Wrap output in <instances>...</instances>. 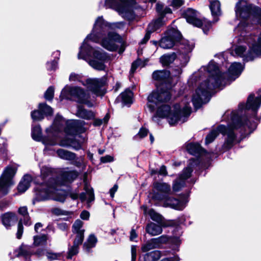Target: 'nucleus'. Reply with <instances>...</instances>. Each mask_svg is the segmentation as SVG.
Segmentation results:
<instances>
[{"mask_svg":"<svg viewBox=\"0 0 261 261\" xmlns=\"http://www.w3.org/2000/svg\"><path fill=\"white\" fill-rule=\"evenodd\" d=\"M156 10L159 17L148 25L147 30L150 33L156 31L165 23L168 19V18H166L167 14H172V10L170 8L167 7L164 8V6L160 3L156 4Z\"/></svg>","mask_w":261,"mask_h":261,"instance_id":"obj_14","label":"nucleus"},{"mask_svg":"<svg viewBox=\"0 0 261 261\" xmlns=\"http://www.w3.org/2000/svg\"><path fill=\"white\" fill-rule=\"evenodd\" d=\"M113 160V157L109 155H107L105 156H102L100 158L101 162L103 163L112 162Z\"/></svg>","mask_w":261,"mask_h":261,"instance_id":"obj_54","label":"nucleus"},{"mask_svg":"<svg viewBox=\"0 0 261 261\" xmlns=\"http://www.w3.org/2000/svg\"><path fill=\"white\" fill-rule=\"evenodd\" d=\"M182 0H172L171 5L176 8L180 7L183 4Z\"/></svg>","mask_w":261,"mask_h":261,"instance_id":"obj_57","label":"nucleus"},{"mask_svg":"<svg viewBox=\"0 0 261 261\" xmlns=\"http://www.w3.org/2000/svg\"><path fill=\"white\" fill-rule=\"evenodd\" d=\"M54 95V88L53 87H49L44 94L45 98L47 100L53 99Z\"/></svg>","mask_w":261,"mask_h":261,"instance_id":"obj_46","label":"nucleus"},{"mask_svg":"<svg viewBox=\"0 0 261 261\" xmlns=\"http://www.w3.org/2000/svg\"><path fill=\"white\" fill-rule=\"evenodd\" d=\"M183 15L188 23L197 27H202L205 34L207 33V31L211 27L212 25L210 22H207L204 25L202 21L198 18V13L192 9H188L185 11Z\"/></svg>","mask_w":261,"mask_h":261,"instance_id":"obj_15","label":"nucleus"},{"mask_svg":"<svg viewBox=\"0 0 261 261\" xmlns=\"http://www.w3.org/2000/svg\"><path fill=\"white\" fill-rule=\"evenodd\" d=\"M119 97L123 105H130L133 102V93L129 89L122 92Z\"/></svg>","mask_w":261,"mask_h":261,"instance_id":"obj_30","label":"nucleus"},{"mask_svg":"<svg viewBox=\"0 0 261 261\" xmlns=\"http://www.w3.org/2000/svg\"><path fill=\"white\" fill-rule=\"evenodd\" d=\"M144 66H145V63L142 61H141L140 59L137 60L136 61L134 62L132 64V68L130 69L131 73H133L135 72V71L136 70V69L138 67H143Z\"/></svg>","mask_w":261,"mask_h":261,"instance_id":"obj_45","label":"nucleus"},{"mask_svg":"<svg viewBox=\"0 0 261 261\" xmlns=\"http://www.w3.org/2000/svg\"><path fill=\"white\" fill-rule=\"evenodd\" d=\"M146 231L151 236H154L161 234L162 232V228L161 226L151 222L147 225Z\"/></svg>","mask_w":261,"mask_h":261,"instance_id":"obj_28","label":"nucleus"},{"mask_svg":"<svg viewBox=\"0 0 261 261\" xmlns=\"http://www.w3.org/2000/svg\"><path fill=\"white\" fill-rule=\"evenodd\" d=\"M164 84L158 87L156 91L153 92L148 97L147 107L150 112H153L158 107L156 116L160 118H166L170 125L178 123H184L191 113L189 103L182 101L174 106L172 109L169 106L162 103L168 101L171 97L170 89H163Z\"/></svg>","mask_w":261,"mask_h":261,"instance_id":"obj_4","label":"nucleus"},{"mask_svg":"<svg viewBox=\"0 0 261 261\" xmlns=\"http://www.w3.org/2000/svg\"><path fill=\"white\" fill-rule=\"evenodd\" d=\"M148 133V130L147 129L142 127L140 129L139 133L137 134V136H139L140 138H142L146 136H147Z\"/></svg>","mask_w":261,"mask_h":261,"instance_id":"obj_52","label":"nucleus"},{"mask_svg":"<svg viewBox=\"0 0 261 261\" xmlns=\"http://www.w3.org/2000/svg\"><path fill=\"white\" fill-rule=\"evenodd\" d=\"M19 255H21L25 258H29L34 254V251L32 248L30 246H22L19 248Z\"/></svg>","mask_w":261,"mask_h":261,"instance_id":"obj_34","label":"nucleus"},{"mask_svg":"<svg viewBox=\"0 0 261 261\" xmlns=\"http://www.w3.org/2000/svg\"><path fill=\"white\" fill-rule=\"evenodd\" d=\"M53 213L58 216L59 215H71L72 213L71 212H67L64 210H62L61 209L58 208H54L52 210Z\"/></svg>","mask_w":261,"mask_h":261,"instance_id":"obj_49","label":"nucleus"},{"mask_svg":"<svg viewBox=\"0 0 261 261\" xmlns=\"http://www.w3.org/2000/svg\"><path fill=\"white\" fill-rule=\"evenodd\" d=\"M141 208L143 210L144 214H148L152 220L157 222H161L162 221V216L156 213L153 210L150 209L148 211L147 207L145 205L142 206Z\"/></svg>","mask_w":261,"mask_h":261,"instance_id":"obj_29","label":"nucleus"},{"mask_svg":"<svg viewBox=\"0 0 261 261\" xmlns=\"http://www.w3.org/2000/svg\"><path fill=\"white\" fill-rule=\"evenodd\" d=\"M132 261H135L137 256V246L133 245L131 247Z\"/></svg>","mask_w":261,"mask_h":261,"instance_id":"obj_55","label":"nucleus"},{"mask_svg":"<svg viewBox=\"0 0 261 261\" xmlns=\"http://www.w3.org/2000/svg\"><path fill=\"white\" fill-rule=\"evenodd\" d=\"M177 60L180 61L181 67L185 66L189 61V57L187 54L180 53L177 57Z\"/></svg>","mask_w":261,"mask_h":261,"instance_id":"obj_41","label":"nucleus"},{"mask_svg":"<svg viewBox=\"0 0 261 261\" xmlns=\"http://www.w3.org/2000/svg\"><path fill=\"white\" fill-rule=\"evenodd\" d=\"M60 97L66 99L73 98L76 102L85 104L89 107L93 106L92 103L89 100V94L80 87L65 86L61 91Z\"/></svg>","mask_w":261,"mask_h":261,"instance_id":"obj_11","label":"nucleus"},{"mask_svg":"<svg viewBox=\"0 0 261 261\" xmlns=\"http://www.w3.org/2000/svg\"><path fill=\"white\" fill-rule=\"evenodd\" d=\"M83 75L72 72L69 77L70 82L74 83H81L83 85L97 96H102L106 91L103 87L107 83V79L105 77L100 79H88L85 81L83 80Z\"/></svg>","mask_w":261,"mask_h":261,"instance_id":"obj_10","label":"nucleus"},{"mask_svg":"<svg viewBox=\"0 0 261 261\" xmlns=\"http://www.w3.org/2000/svg\"><path fill=\"white\" fill-rule=\"evenodd\" d=\"M235 12L237 17L241 20L236 31L240 34L249 31L251 24L261 23V8L246 1L241 0L236 4Z\"/></svg>","mask_w":261,"mask_h":261,"instance_id":"obj_7","label":"nucleus"},{"mask_svg":"<svg viewBox=\"0 0 261 261\" xmlns=\"http://www.w3.org/2000/svg\"><path fill=\"white\" fill-rule=\"evenodd\" d=\"M8 205V202L6 201H2L0 202V210H3Z\"/></svg>","mask_w":261,"mask_h":261,"instance_id":"obj_64","label":"nucleus"},{"mask_svg":"<svg viewBox=\"0 0 261 261\" xmlns=\"http://www.w3.org/2000/svg\"><path fill=\"white\" fill-rule=\"evenodd\" d=\"M246 33H241L239 40L247 44L248 48L245 45H238L234 48V53L244 61H249L261 55V33L258 36L247 35Z\"/></svg>","mask_w":261,"mask_h":261,"instance_id":"obj_8","label":"nucleus"},{"mask_svg":"<svg viewBox=\"0 0 261 261\" xmlns=\"http://www.w3.org/2000/svg\"><path fill=\"white\" fill-rule=\"evenodd\" d=\"M164 255H172V256H170L169 257H166L163 258L160 261H180V258L179 255L177 254L171 253V251L166 250L164 252Z\"/></svg>","mask_w":261,"mask_h":261,"instance_id":"obj_38","label":"nucleus"},{"mask_svg":"<svg viewBox=\"0 0 261 261\" xmlns=\"http://www.w3.org/2000/svg\"><path fill=\"white\" fill-rule=\"evenodd\" d=\"M48 237L46 234H41L34 237V244L35 246H39L46 244Z\"/></svg>","mask_w":261,"mask_h":261,"instance_id":"obj_37","label":"nucleus"},{"mask_svg":"<svg viewBox=\"0 0 261 261\" xmlns=\"http://www.w3.org/2000/svg\"><path fill=\"white\" fill-rule=\"evenodd\" d=\"M58 228L62 231H65L68 228V226L66 223H59L58 224Z\"/></svg>","mask_w":261,"mask_h":261,"instance_id":"obj_58","label":"nucleus"},{"mask_svg":"<svg viewBox=\"0 0 261 261\" xmlns=\"http://www.w3.org/2000/svg\"><path fill=\"white\" fill-rule=\"evenodd\" d=\"M76 115L80 118L87 120L93 119L95 116L93 112L86 110L82 106L77 107Z\"/></svg>","mask_w":261,"mask_h":261,"instance_id":"obj_27","label":"nucleus"},{"mask_svg":"<svg viewBox=\"0 0 261 261\" xmlns=\"http://www.w3.org/2000/svg\"><path fill=\"white\" fill-rule=\"evenodd\" d=\"M18 213L23 217L29 215L28 208L26 206H21L18 210Z\"/></svg>","mask_w":261,"mask_h":261,"instance_id":"obj_53","label":"nucleus"},{"mask_svg":"<svg viewBox=\"0 0 261 261\" xmlns=\"http://www.w3.org/2000/svg\"><path fill=\"white\" fill-rule=\"evenodd\" d=\"M170 238L167 236L163 235L160 237L154 238V240L158 246V248H161L163 245L169 243Z\"/></svg>","mask_w":261,"mask_h":261,"instance_id":"obj_39","label":"nucleus"},{"mask_svg":"<svg viewBox=\"0 0 261 261\" xmlns=\"http://www.w3.org/2000/svg\"><path fill=\"white\" fill-rule=\"evenodd\" d=\"M23 217V219H21L20 220H21L22 222H23L24 225L27 226L31 225L32 222L31 221L30 217L29 215Z\"/></svg>","mask_w":261,"mask_h":261,"instance_id":"obj_56","label":"nucleus"},{"mask_svg":"<svg viewBox=\"0 0 261 261\" xmlns=\"http://www.w3.org/2000/svg\"><path fill=\"white\" fill-rule=\"evenodd\" d=\"M46 256L49 261H53L59 259L62 256V253L48 251L46 252Z\"/></svg>","mask_w":261,"mask_h":261,"instance_id":"obj_43","label":"nucleus"},{"mask_svg":"<svg viewBox=\"0 0 261 261\" xmlns=\"http://www.w3.org/2000/svg\"><path fill=\"white\" fill-rule=\"evenodd\" d=\"M155 248H158V246H156V244L154 239H152L150 240L147 242L141 247L142 251L144 252Z\"/></svg>","mask_w":261,"mask_h":261,"instance_id":"obj_36","label":"nucleus"},{"mask_svg":"<svg viewBox=\"0 0 261 261\" xmlns=\"http://www.w3.org/2000/svg\"><path fill=\"white\" fill-rule=\"evenodd\" d=\"M38 108L44 115H50L53 113L52 108L45 103H40Z\"/></svg>","mask_w":261,"mask_h":261,"instance_id":"obj_40","label":"nucleus"},{"mask_svg":"<svg viewBox=\"0 0 261 261\" xmlns=\"http://www.w3.org/2000/svg\"><path fill=\"white\" fill-rule=\"evenodd\" d=\"M182 72L181 67L176 68L174 71H172L171 73L170 72L166 70H157L152 73V77L154 80L162 82H166L168 81V78L170 75L172 76H179Z\"/></svg>","mask_w":261,"mask_h":261,"instance_id":"obj_18","label":"nucleus"},{"mask_svg":"<svg viewBox=\"0 0 261 261\" xmlns=\"http://www.w3.org/2000/svg\"><path fill=\"white\" fill-rule=\"evenodd\" d=\"M159 173L160 175L166 176L167 175V171L166 170V167L164 165L162 166L160 168L159 171Z\"/></svg>","mask_w":261,"mask_h":261,"instance_id":"obj_61","label":"nucleus"},{"mask_svg":"<svg viewBox=\"0 0 261 261\" xmlns=\"http://www.w3.org/2000/svg\"><path fill=\"white\" fill-rule=\"evenodd\" d=\"M44 115L39 109L31 113V117L34 121H40L44 118Z\"/></svg>","mask_w":261,"mask_h":261,"instance_id":"obj_42","label":"nucleus"},{"mask_svg":"<svg viewBox=\"0 0 261 261\" xmlns=\"http://www.w3.org/2000/svg\"><path fill=\"white\" fill-rule=\"evenodd\" d=\"M161 256V252L159 250H154L146 253L144 255V261H156Z\"/></svg>","mask_w":261,"mask_h":261,"instance_id":"obj_32","label":"nucleus"},{"mask_svg":"<svg viewBox=\"0 0 261 261\" xmlns=\"http://www.w3.org/2000/svg\"><path fill=\"white\" fill-rule=\"evenodd\" d=\"M51 170L47 167L41 169V178L45 181L39 184L35 190V201H43L49 199L64 202L67 195V192L60 188L62 186L67 185L77 176V173L74 171H65L57 179L52 178Z\"/></svg>","mask_w":261,"mask_h":261,"instance_id":"obj_5","label":"nucleus"},{"mask_svg":"<svg viewBox=\"0 0 261 261\" xmlns=\"http://www.w3.org/2000/svg\"><path fill=\"white\" fill-rule=\"evenodd\" d=\"M79 121H66L63 117L57 115L51 126L46 128L47 136L42 137L41 127L39 125L33 126L32 136L34 140L41 141L45 146L55 145L57 143L58 134L64 130L66 134L74 135L79 131L77 125Z\"/></svg>","mask_w":261,"mask_h":261,"instance_id":"obj_6","label":"nucleus"},{"mask_svg":"<svg viewBox=\"0 0 261 261\" xmlns=\"http://www.w3.org/2000/svg\"><path fill=\"white\" fill-rule=\"evenodd\" d=\"M176 57L175 53L166 54L160 58V62L163 66H168L174 61Z\"/></svg>","mask_w":261,"mask_h":261,"instance_id":"obj_33","label":"nucleus"},{"mask_svg":"<svg viewBox=\"0 0 261 261\" xmlns=\"http://www.w3.org/2000/svg\"><path fill=\"white\" fill-rule=\"evenodd\" d=\"M2 222L3 225L9 229L17 221V217L15 213L8 212L4 214L1 216Z\"/></svg>","mask_w":261,"mask_h":261,"instance_id":"obj_21","label":"nucleus"},{"mask_svg":"<svg viewBox=\"0 0 261 261\" xmlns=\"http://www.w3.org/2000/svg\"><path fill=\"white\" fill-rule=\"evenodd\" d=\"M118 189V186L117 185H115L110 190V196L112 198L114 197V194L115 192L117 191Z\"/></svg>","mask_w":261,"mask_h":261,"instance_id":"obj_62","label":"nucleus"},{"mask_svg":"<svg viewBox=\"0 0 261 261\" xmlns=\"http://www.w3.org/2000/svg\"><path fill=\"white\" fill-rule=\"evenodd\" d=\"M244 67L241 63L234 62L228 69V73H222L217 65L213 61L207 66H202L191 76L192 83H199L195 94L192 98L194 107L198 109L210 99L211 91L214 88L223 87L229 81L238 77Z\"/></svg>","mask_w":261,"mask_h":261,"instance_id":"obj_3","label":"nucleus"},{"mask_svg":"<svg viewBox=\"0 0 261 261\" xmlns=\"http://www.w3.org/2000/svg\"><path fill=\"white\" fill-rule=\"evenodd\" d=\"M125 23L122 21L110 23L99 16L96 19L91 33L84 40L78 54L79 59L88 60L89 64L94 69L103 70L106 68L105 63L108 56L100 48H94L90 41L99 43L101 45L109 51L116 50L123 43L121 37L113 32L116 29H121Z\"/></svg>","mask_w":261,"mask_h":261,"instance_id":"obj_1","label":"nucleus"},{"mask_svg":"<svg viewBox=\"0 0 261 261\" xmlns=\"http://www.w3.org/2000/svg\"><path fill=\"white\" fill-rule=\"evenodd\" d=\"M181 241L178 237L170 238L169 243L171 245L172 251L171 253L176 254L179 251V246Z\"/></svg>","mask_w":261,"mask_h":261,"instance_id":"obj_35","label":"nucleus"},{"mask_svg":"<svg viewBox=\"0 0 261 261\" xmlns=\"http://www.w3.org/2000/svg\"><path fill=\"white\" fill-rule=\"evenodd\" d=\"M57 154L60 158L63 160L73 161V164L76 166L80 165V163L75 161L76 155L73 152L63 149H59L57 150Z\"/></svg>","mask_w":261,"mask_h":261,"instance_id":"obj_20","label":"nucleus"},{"mask_svg":"<svg viewBox=\"0 0 261 261\" xmlns=\"http://www.w3.org/2000/svg\"><path fill=\"white\" fill-rule=\"evenodd\" d=\"M181 39L180 33L175 30H169L167 32L166 35L160 40L159 44L161 47L164 49H169L172 47L176 42Z\"/></svg>","mask_w":261,"mask_h":261,"instance_id":"obj_16","label":"nucleus"},{"mask_svg":"<svg viewBox=\"0 0 261 261\" xmlns=\"http://www.w3.org/2000/svg\"><path fill=\"white\" fill-rule=\"evenodd\" d=\"M210 8L211 11L212 15L214 17V21L217 22L218 19L217 17L221 15V5L219 1L217 0H212L210 2Z\"/></svg>","mask_w":261,"mask_h":261,"instance_id":"obj_24","label":"nucleus"},{"mask_svg":"<svg viewBox=\"0 0 261 261\" xmlns=\"http://www.w3.org/2000/svg\"><path fill=\"white\" fill-rule=\"evenodd\" d=\"M32 177L29 175H25L18 186V190L19 192H24L30 186L32 181Z\"/></svg>","mask_w":261,"mask_h":261,"instance_id":"obj_26","label":"nucleus"},{"mask_svg":"<svg viewBox=\"0 0 261 261\" xmlns=\"http://www.w3.org/2000/svg\"><path fill=\"white\" fill-rule=\"evenodd\" d=\"M151 33H150L149 31L147 30V32L144 37V38L141 41V43L142 44L145 43L150 38V34Z\"/></svg>","mask_w":261,"mask_h":261,"instance_id":"obj_60","label":"nucleus"},{"mask_svg":"<svg viewBox=\"0 0 261 261\" xmlns=\"http://www.w3.org/2000/svg\"><path fill=\"white\" fill-rule=\"evenodd\" d=\"M23 231V227L22 224L21 220H20L18 224L17 232L16 233L17 238L20 239L22 235Z\"/></svg>","mask_w":261,"mask_h":261,"instance_id":"obj_50","label":"nucleus"},{"mask_svg":"<svg viewBox=\"0 0 261 261\" xmlns=\"http://www.w3.org/2000/svg\"><path fill=\"white\" fill-rule=\"evenodd\" d=\"M261 105V89L258 91V96L250 94L246 103L241 104L238 112L227 111L223 115V119L227 122V126L219 125L216 129L212 130L205 138V144L212 142L219 133L226 136L224 146L230 148L234 144L236 140L235 130L238 129L246 130L248 128L251 132L257 126L259 118L256 116L257 112Z\"/></svg>","mask_w":261,"mask_h":261,"instance_id":"obj_2","label":"nucleus"},{"mask_svg":"<svg viewBox=\"0 0 261 261\" xmlns=\"http://www.w3.org/2000/svg\"><path fill=\"white\" fill-rule=\"evenodd\" d=\"M187 200H179L176 198L166 197L164 199L163 205L164 207H169L177 210H182L186 206Z\"/></svg>","mask_w":261,"mask_h":261,"instance_id":"obj_19","label":"nucleus"},{"mask_svg":"<svg viewBox=\"0 0 261 261\" xmlns=\"http://www.w3.org/2000/svg\"><path fill=\"white\" fill-rule=\"evenodd\" d=\"M17 168L15 166L9 165L4 170L0 176V197L6 195L10 188L15 184L13 179Z\"/></svg>","mask_w":261,"mask_h":261,"instance_id":"obj_12","label":"nucleus"},{"mask_svg":"<svg viewBox=\"0 0 261 261\" xmlns=\"http://www.w3.org/2000/svg\"><path fill=\"white\" fill-rule=\"evenodd\" d=\"M153 191L163 193H169L171 191L170 186L165 182L155 181L153 184Z\"/></svg>","mask_w":261,"mask_h":261,"instance_id":"obj_23","label":"nucleus"},{"mask_svg":"<svg viewBox=\"0 0 261 261\" xmlns=\"http://www.w3.org/2000/svg\"><path fill=\"white\" fill-rule=\"evenodd\" d=\"M59 145L62 147H71L76 150L82 148L81 144L76 140L72 139H63L60 142Z\"/></svg>","mask_w":261,"mask_h":261,"instance_id":"obj_22","label":"nucleus"},{"mask_svg":"<svg viewBox=\"0 0 261 261\" xmlns=\"http://www.w3.org/2000/svg\"><path fill=\"white\" fill-rule=\"evenodd\" d=\"M89 213L86 211H83L80 217L83 220H87L89 217Z\"/></svg>","mask_w":261,"mask_h":261,"instance_id":"obj_59","label":"nucleus"},{"mask_svg":"<svg viewBox=\"0 0 261 261\" xmlns=\"http://www.w3.org/2000/svg\"><path fill=\"white\" fill-rule=\"evenodd\" d=\"M194 161L193 160H190L189 165L184 169L179 178L174 182L172 188L175 192H177L183 188L185 185V180L191 176L193 171V165L191 162Z\"/></svg>","mask_w":261,"mask_h":261,"instance_id":"obj_17","label":"nucleus"},{"mask_svg":"<svg viewBox=\"0 0 261 261\" xmlns=\"http://www.w3.org/2000/svg\"><path fill=\"white\" fill-rule=\"evenodd\" d=\"M136 0H101L99 2V8L111 9L117 12L124 19L132 20L134 18L133 7Z\"/></svg>","mask_w":261,"mask_h":261,"instance_id":"obj_9","label":"nucleus"},{"mask_svg":"<svg viewBox=\"0 0 261 261\" xmlns=\"http://www.w3.org/2000/svg\"><path fill=\"white\" fill-rule=\"evenodd\" d=\"M83 222L76 220L72 226V232L75 234L73 246L69 248L68 258H71L72 256L76 255L79 252V246L82 244L84 238L85 230L82 228Z\"/></svg>","mask_w":261,"mask_h":261,"instance_id":"obj_13","label":"nucleus"},{"mask_svg":"<svg viewBox=\"0 0 261 261\" xmlns=\"http://www.w3.org/2000/svg\"><path fill=\"white\" fill-rule=\"evenodd\" d=\"M187 150L194 155H199L203 154L205 150L198 143H189L187 145Z\"/></svg>","mask_w":261,"mask_h":261,"instance_id":"obj_25","label":"nucleus"},{"mask_svg":"<svg viewBox=\"0 0 261 261\" xmlns=\"http://www.w3.org/2000/svg\"><path fill=\"white\" fill-rule=\"evenodd\" d=\"M85 190L87 193V201L88 203L93 201L94 199V195L93 190L87 186H85Z\"/></svg>","mask_w":261,"mask_h":261,"instance_id":"obj_44","label":"nucleus"},{"mask_svg":"<svg viewBox=\"0 0 261 261\" xmlns=\"http://www.w3.org/2000/svg\"><path fill=\"white\" fill-rule=\"evenodd\" d=\"M137 234L135 231V229H132L131 231H130V241H134V240L137 238Z\"/></svg>","mask_w":261,"mask_h":261,"instance_id":"obj_63","label":"nucleus"},{"mask_svg":"<svg viewBox=\"0 0 261 261\" xmlns=\"http://www.w3.org/2000/svg\"><path fill=\"white\" fill-rule=\"evenodd\" d=\"M179 48L181 50V53L188 54L193 49L194 44L187 40H181Z\"/></svg>","mask_w":261,"mask_h":261,"instance_id":"obj_31","label":"nucleus"},{"mask_svg":"<svg viewBox=\"0 0 261 261\" xmlns=\"http://www.w3.org/2000/svg\"><path fill=\"white\" fill-rule=\"evenodd\" d=\"M96 242L97 239L96 237L93 234L90 235L88 238L87 242L88 248H91L92 247H93L95 246Z\"/></svg>","mask_w":261,"mask_h":261,"instance_id":"obj_48","label":"nucleus"},{"mask_svg":"<svg viewBox=\"0 0 261 261\" xmlns=\"http://www.w3.org/2000/svg\"><path fill=\"white\" fill-rule=\"evenodd\" d=\"M58 62L56 60H53L51 62L47 63V68L48 70H55L57 68Z\"/></svg>","mask_w":261,"mask_h":261,"instance_id":"obj_51","label":"nucleus"},{"mask_svg":"<svg viewBox=\"0 0 261 261\" xmlns=\"http://www.w3.org/2000/svg\"><path fill=\"white\" fill-rule=\"evenodd\" d=\"M110 118L109 115L107 114L102 119H95L93 122L94 126H99L102 123H107Z\"/></svg>","mask_w":261,"mask_h":261,"instance_id":"obj_47","label":"nucleus"}]
</instances>
